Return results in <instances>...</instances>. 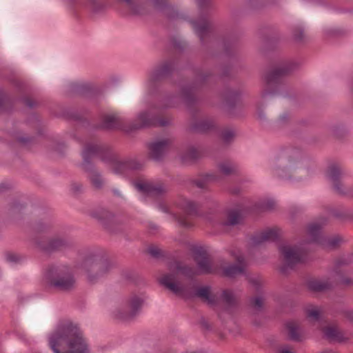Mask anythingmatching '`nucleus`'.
<instances>
[{
	"label": "nucleus",
	"instance_id": "nucleus-21",
	"mask_svg": "<svg viewBox=\"0 0 353 353\" xmlns=\"http://www.w3.org/2000/svg\"><path fill=\"white\" fill-rule=\"evenodd\" d=\"M201 152L195 147L191 146L181 154V159L183 163L193 162L201 157Z\"/></svg>",
	"mask_w": 353,
	"mask_h": 353
},
{
	"label": "nucleus",
	"instance_id": "nucleus-35",
	"mask_svg": "<svg viewBox=\"0 0 353 353\" xmlns=\"http://www.w3.org/2000/svg\"><path fill=\"white\" fill-rule=\"evenodd\" d=\"M239 214L236 211H232L228 214L227 219L223 223V224L225 226L234 225L239 223Z\"/></svg>",
	"mask_w": 353,
	"mask_h": 353
},
{
	"label": "nucleus",
	"instance_id": "nucleus-43",
	"mask_svg": "<svg viewBox=\"0 0 353 353\" xmlns=\"http://www.w3.org/2000/svg\"><path fill=\"white\" fill-rule=\"evenodd\" d=\"M249 282L251 283L252 284H253L256 288L258 286H259L261 283V281L260 279H259L257 278H253V277L249 278Z\"/></svg>",
	"mask_w": 353,
	"mask_h": 353
},
{
	"label": "nucleus",
	"instance_id": "nucleus-25",
	"mask_svg": "<svg viewBox=\"0 0 353 353\" xmlns=\"http://www.w3.org/2000/svg\"><path fill=\"white\" fill-rule=\"evenodd\" d=\"M249 305L252 312H261L265 308V298L262 295L255 296L250 299Z\"/></svg>",
	"mask_w": 353,
	"mask_h": 353
},
{
	"label": "nucleus",
	"instance_id": "nucleus-5",
	"mask_svg": "<svg viewBox=\"0 0 353 353\" xmlns=\"http://www.w3.org/2000/svg\"><path fill=\"white\" fill-rule=\"evenodd\" d=\"M46 279L51 287L59 291H70L75 286V280L73 276L63 268L52 267L49 268Z\"/></svg>",
	"mask_w": 353,
	"mask_h": 353
},
{
	"label": "nucleus",
	"instance_id": "nucleus-10",
	"mask_svg": "<svg viewBox=\"0 0 353 353\" xmlns=\"http://www.w3.org/2000/svg\"><path fill=\"white\" fill-rule=\"evenodd\" d=\"M279 250L287 267L292 268L303 260L304 252L297 246L283 245Z\"/></svg>",
	"mask_w": 353,
	"mask_h": 353
},
{
	"label": "nucleus",
	"instance_id": "nucleus-18",
	"mask_svg": "<svg viewBox=\"0 0 353 353\" xmlns=\"http://www.w3.org/2000/svg\"><path fill=\"white\" fill-rule=\"evenodd\" d=\"M192 24L201 41L203 40L204 36L208 34L211 29V23L205 18H201L197 21H193Z\"/></svg>",
	"mask_w": 353,
	"mask_h": 353
},
{
	"label": "nucleus",
	"instance_id": "nucleus-58",
	"mask_svg": "<svg viewBox=\"0 0 353 353\" xmlns=\"http://www.w3.org/2000/svg\"><path fill=\"white\" fill-rule=\"evenodd\" d=\"M286 118H287V117L285 115H283V116L281 117L280 119L281 120H285Z\"/></svg>",
	"mask_w": 353,
	"mask_h": 353
},
{
	"label": "nucleus",
	"instance_id": "nucleus-29",
	"mask_svg": "<svg viewBox=\"0 0 353 353\" xmlns=\"http://www.w3.org/2000/svg\"><path fill=\"white\" fill-rule=\"evenodd\" d=\"M332 286V283L327 281L314 280L308 283L310 289L316 292L324 291L329 289Z\"/></svg>",
	"mask_w": 353,
	"mask_h": 353
},
{
	"label": "nucleus",
	"instance_id": "nucleus-52",
	"mask_svg": "<svg viewBox=\"0 0 353 353\" xmlns=\"http://www.w3.org/2000/svg\"><path fill=\"white\" fill-rule=\"evenodd\" d=\"M196 185H197V186H198V187H199V188H203V187H204L203 184L201 182H200V181H198V182L196 183Z\"/></svg>",
	"mask_w": 353,
	"mask_h": 353
},
{
	"label": "nucleus",
	"instance_id": "nucleus-15",
	"mask_svg": "<svg viewBox=\"0 0 353 353\" xmlns=\"http://www.w3.org/2000/svg\"><path fill=\"white\" fill-rule=\"evenodd\" d=\"M325 336L329 340L342 342L348 339L345 332L336 325H328L322 328Z\"/></svg>",
	"mask_w": 353,
	"mask_h": 353
},
{
	"label": "nucleus",
	"instance_id": "nucleus-40",
	"mask_svg": "<svg viewBox=\"0 0 353 353\" xmlns=\"http://www.w3.org/2000/svg\"><path fill=\"white\" fill-rule=\"evenodd\" d=\"M343 316L347 320L351 322H353V310H345L343 312Z\"/></svg>",
	"mask_w": 353,
	"mask_h": 353
},
{
	"label": "nucleus",
	"instance_id": "nucleus-8",
	"mask_svg": "<svg viewBox=\"0 0 353 353\" xmlns=\"http://www.w3.org/2000/svg\"><path fill=\"white\" fill-rule=\"evenodd\" d=\"M308 234L313 241L317 242L326 249H334L343 241V238L339 235L330 237L323 236L321 225L316 223L309 225Z\"/></svg>",
	"mask_w": 353,
	"mask_h": 353
},
{
	"label": "nucleus",
	"instance_id": "nucleus-55",
	"mask_svg": "<svg viewBox=\"0 0 353 353\" xmlns=\"http://www.w3.org/2000/svg\"><path fill=\"white\" fill-rule=\"evenodd\" d=\"M124 1H126L130 6H132L133 4L134 0H124Z\"/></svg>",
	"mask_w": 353,
	"mask_h": 353
},
{
	"label": "nucleus",
	"instance_id": "nucleus-7",
	"mask_svg": "<svg viewBox=\"0 0 353 353\" xmlns=\"http://www.w3.org/2000/svg\"><path fill=\"white\" fill-rule=\"evenodd\" d=\"M291 69L287 64L279 65L268 73L265 77V84L261 92V97L267 99L274 95L276 92L275 86L280 79L287 75Z\"/></svg>",
	"mask_w": 353,
	"mask_h": 353
},
{
	"label": "nucleus",
	"instance_id": "nucleus-11",
	"mask_svg": "<svg viewBox=\"0 0 353 353\" xmlns=\"http://www.w3.org/2000/svg\"><path fill=\"white\" fill-rule=\"evenodd\" d=\"M37 245L41 250L50 253L62 250L68 248L70 243L65 239L56 237L52 239L42 238L37 241Z\"/></svg>",
	"mask_w": 353,
	"mask_h": 353
},
{
	"label": "nucleus",
	"instance_id": "nucleus-17",
	"mask_svg": "<svg viewBox=\"0 0 353 353\" xmlns=\"http://www.w3.org/2000/svg\"><path fill=\"white\" fill-rule=\"evenodd\" d=\"M279 236V231L276 229H268L262 232L260 234L252 238V243L259 245L266 241H275Z\"/></svg>",
	"mask_w": 353,
	"mask_h": 353
},
{
	"label": "nucleus",
	"instance_id": "nucleus-48",
	"mask_svg": "<svg viewBox=\"0 0 353 353\" xmlns=\"http://www.w3.org/2000/svg\"><path fill=\"white\" fill-rule=\"evenodd\" d=\"M205 180L207 181H216V177L214 174H208L205 176Z\"/></svg>",
	"mask_w": 353,
	"mask_h": 353
},
{
	"label": "nucleus",
	"instance_id": "nucleus-51",
	"mask_svg": "<svg viewBox=\"0 0 353 353\" xmlns=\"http://www.w3.org/2000/svg\"><path fill=\"white\" fill-rule=\"evenodd\" d=\"M103 213H104V215L103 216H99V219H103V218H105V216H108L109 215V213L107 212H103Z\"/></svg>",
	"mask_w": 353,
	"mask_h": 353
},
{
	"label": "nucleus",
	"instance_id": "nucleus-45",
	"mask_svg": "<svg viewBox=\"0 0 353 353\" xmlns=\"http://www.w3.org/2000/svg\"><path fill=\"white\" fill-rule=\"evenodd\" d=\"M7 260L11 262H14L17 261V256L12 253H8L6 255Z\"/></svg>",
	"mask_w": 353,
	"mask_h": 353
},
{
	"label": "nucleus",
	"instance_id": "nucleus-14",
	"mask_svg": "<svg viewBox=\"0 0 353 353\" xmlns=\"http://www.w3.org/2000/svg\"><path fill=\"white\" fill-rule=\"evenodd\" d=\"M136 188L141 192L152 196L161 195L166 192L167 187L161 183H138Z\"/></svg>",
	"mask_w": 353,
	"mask_h": 353
},
{
	"label": "nucleus",
	"instance_id": "nucleus-20",
	"mask_svg": "<svg viewBox=\"0 0 353 353\" xmlns=\"http://www.w3.org/2000/svg\"><path fill=\"white\" fill-rule=\"evenodd\" d=\"M140 164L135 161H116L112 163V169L116 173H123L127 170H136L140 168Z\"/></svg>",
	"mask_w": 353,
	"mask_h": 353
},
{
	"label": "nucleus",
	"instance_id": "nucleus-22",
	"mask_svg": "<svg viewBox=\"0 0 353 353\" xmlns=\"http://www.w3.org/2000/svg\"><path fill=\"white\" fill-rule=\"evenodd\" d=\"M177 205L189 215H194L197 212V204L187 199H181L177 203Z\"/></svg>",
	"mask_w": 353,
	"mask_h": 353
},
{
	"label": "nucleus",
	"instance_id": "nucleus-1",
	"mask_svg": "<svg viewBox=\"0 0 353 353\" xmlns=\"http://www.w3.org/2000/svg\"><path fill=\"white\" fill-rule=\"evenodd\" d=\"M54 353H87L88 345L77 324L63 320L49 336Z\"/></svg>",
	"mask_w": 353,
	"mask_h": 353
},
{
	"label": "nucleus",
	"instance_id": "nucleus-33",
	"mask_svg": "<svg viewBox=\"0 0 353 353\" xmlns=\"http://www.w3.org/2000/svg\"><path fill=\"white\" fill-rule=\"evenodd\" d=\"M222 299L228 306H234L238 301L236 296L230 290H224L223 292Z\"/></svg>",
	"mask_w": 353,
	"mask_h": 353
},
{
	"label": "nucleus",
	"instance_id": "nucleus-49",
	"mask_svg": "<svg viewBox=\"0 0 353 353\" xmlns=\"http://www.w3.org/2000/svg\"><path fill=\"white\" fill-rule=\"evenodd\" d=\"M152 1L155 6L159 7L161 5H163L165 2V0H152Z\"/></svg>",
	"mask_w": 353,
	"mask_h": 353
},
{
	"label": "nucleus",
	"instance_id": "nucleus-26",
	"mask_svg": "<svg viewBox=\"0 0 353 353\" xmlns=\"http://www.w3.org/2000/svg\"><path fill=\"white\" fill-rule=\"evenodd\" d=\"M214 122L211 119H202L194 125V129L199 132H207L214 128Z\"/></svg>",
	"mask_w": 353,
	"mask_h": 353
},
{
	"label": "nucleus",
	"instance_id": "nucleus-28",
	"mask_svg": "<svg viewBox=\"0 0 353 353\" xmlns=\"http://www.w3.org/2000/svg\"><path fill=\"white\" fill-rule=\"evenodd\" d=\"M341 263L340 261H337L336 263L335 264L334 269H333L334 274H335L336 275H337L339 276V278L335 279L336 281L340 283L341 284L345 285H352L353 280L350 277L343 276L342 275V272L341 271V270H339Z\"/></svg>",
	"mask_w": 353,
	"mask_h": 353
},
{
	"label": "nucleus",
	"instance_id": "nucleus-36",
	"mask_svg": "<svg viewBox=\"0 0 353 353\" xmlns=\"http://www.w3.org/2000/svg\"><path fill=\"white\" fill-rule=\"evenodd\" d=\"M181 99L186 103H188L194 99V94L191 89L183 88L181 93Z\"/></svg>",
	"mask_w": 353,
	"mask_h": 353
},
{
	"label": "nucleus",
	"instance_id": "nucleus-39",
	"mask_svg": "<svg viewBox=\"0 0 353 353\" xmlns=\"http://www.w3.org/2000/svg\"><path fill=\"white\" fill-rule=\"evenodd\" d=\"M275 205V203L272 200H268L266 201H264L262 204V209L263 210H270L274 208Z\"/></svg>",
	"mask_w": 353,
	"mask_h": 353
},
{
	"label": "nucleus",
	"instance_id": "nucleus-16",
	"mask_svg": "<svg viewBox=\"0 0 353 353\" xmlns=\"http://www.w3.org/2000/svg\"><path fill=\"white\" fill-rule=\"evenodd\" d=\"M288 337L295 341H301L304 338V332L299 323L291 321L285 324Z\"/></svg>",
	"mask_w": 353,
	"mask_h": 353
},
{
	"label": "nucleus",
	"instance_id": "nucleus-2",
	"mask_svg": "<svg viewBox=\"0 0 353 353\" xmlns=\"http://www.w3.org/2000/svg\"><path fill=\"white\" fill-rule=\"evenodd\" d=\"M81 268L87 280L94 283L105 278L114 269V265L108 259L97 254L86 256L81 264Z\"/></svg>",
	"mask_w": 353,
	"mask_h": 353
},
{
	"label": "nucleus",
	"instance_id": "nucleus-30",
	"mask_svg": "<svg viewBox=\"0 0 353 353\" xmlns=\"http://www.w3.org/2000/svg\"><path fill=\"white\" fill-rule=\"evenodd\" d=\"M305 312L308 319L318 321L323 314V310L321 307L316 305H307L305 307Z\"/></svg>",
	"mask_w": 353,
	"mask_h": 353
},
{
	"label": "nucleus",
	"instance_id": "nucleus-41",
	"mask_svg": "<svg viewBox=\"0 0 353 353\" xmlns=\"http://www.w3.org/2000/svg\"><path fill=\"white\" fill-rule=\"evenodd\" d=\"M148 252L154 256H158L160 254V250L157 248L151 247L149 248Z\"/></svg>",
	"mask_w": 353,
	"mask_h": 353
},
{
	"label": "nucleus",
	"instance_id": "nucleus-6",
	"mask_svg": "<svg viewBox=\"0 0 353 353\" xmlns=\"http://www.w3.org/2000/svg\"><path fill=\"white\" fill-rule=\"evenodd\" d=\"M143 300L137 296L128 299L113 312L114 317L121 321H128L133 319L139 313Z\"/></svg>",
	"mask_w": 353,
	"mask_h": 353
},
{
	"label": "nucleus",
	"instance_id": "nucleus-3",
	"mask_svg": "<svg viewBox=\"0 0 353 353\" xmlns=\"http://www.w3.org/2000/svg\"><path fill=\"white\" fill-rule=\"evenodd\" d=\"M196 272L191 268L181 266L177 264L174 272L163 275L159 280L161 285L179 296H185L187 293V286L182 281V276L192 277Z\"/></svg>",
	"mask_w": 353,
	"mask_h": 353
},
{
	"label": "nucleus",
	"instance_id": "nucleus-9",
	"mask_svg": "<svg viewBox=\"0 0 353 353\" xmlns=\"http://www.w3.org/2000/svg\"><path fill=\"white\" fill-rule=\"evenodd\" d=\"M232 255L234 256V259L238 263L237 265H226L225 261H221L219 264L220 268L222 270V274L224 276L230 278L243 274L246 267L244 256L239 251L236 253L235 252H232Z\"/></svg>",
	"mask_w": 353,
	"mask_h": 353
},
{
	"label": "nucleus",
	"instance_id": "nucleus-54",
	"mask_svg": "<svg viewBox=\"0 0 353 353\" xmlns=\"http://www.w3.org/2000/svg\"><path fill=\"white\" fill-rule=\"evenodd\" d=\"M321 353H336V352L331 351V350H326L322 351Z\"/></svg>",
	"mask_w": 353,
	"mask_h": 353
},
{
	"label": "nucleus",
	"instance_id": "nucleus-24",
	"mask_svg": "<svg viewBox=\"0 0 353 353\" xmlns=\"http://www.w3.org/2000/svg\"><path fill=\"white\" fill-rule=\"evenodd\" d=\"M196 261L201 273H211L213 272L210 261L205 254L197 255Z\"/></svg>",
	"mask_w": 353,
	"mask_h": 353
},
{
	"label": "nucleus",
	"instance_id": "nucleus-4",
	"mask_svg": "<svg viewBox=\"0 0 353 353\" xmlns=\"http://www.w3.org/2000/svg\"><path fill=\"white\" fill-rule=\"evenodd\" d=\"M100 150L101 147L98 145L90 144L88 145L83 152L82 168L87 172L92 187L97 190H101L105 186V181L101 173L90 163V159Z\"/></svg>",
	"mask_w": 353,
	"mask_h": 353
},
{
	"label": "nucleus",
	"instance_id": "nucleus-57",
	"mask_svg": "<svg viewBox=\"0 0 353 353\" xmlns=\"http://www.w3.org/2000/svg\"><path fill=\"white\" fill-rule=\"evenodd\" d=\"M285 269H286V268H285V266H283V267H282V268H281V271L283 273H285Z\"/></svg>",
	"mask_w": 353,
	"mask_h": 353
},
{
	"label": "nucleus",
	"instance_id": "nucleus-31",
	"mask_svg": "<svg viewBox=\"0 0 353 353\" xmlns=\"http://www.w3.org/2000/svg\"><path fill=\"white\" fill-rule=\"evenodd\" d=\"M220 172L225 175H230L237 172V166L232 162L227 161L219 165Z\"/></svg>",
	"mask_w": 353,
	"mask_h": 353
},
{
	"label": "nucleus",
	"instance_id": "nucleus-12",
	"mask_svg": "<svg viewBox=\"0 0 353 353\" xmlns=\"http://www.w3.org/2000/svg\"><path fill=\"white\" fill-rule=\"evenodd\" d=\"M137 121L139 123L136 128H143L150 126H164L170 123L168 119H159L158 117L154 114L152 110L141 113L138 118Z\"/></svg>",
	"mask_w": 353,
	"mask_h": 353
},
{
	"label": "nucleus",
	"instance_id": "nucleus-56",
	"mask_svg": "<svg viewBox=\"0 0 353 353\" xmlns=\"http://www.w3.org/2000/svg\"><path fill=\"white\" fill-rule=\"evenodd\" d=\"M26 104L30 106V107H32V104L31 103H30V101L29 100H27L26 101Z\"/></svg>",
	"mask_w": 353,
	"mask_h": 353
},
{
	"label": "nucleus",
	"instance_id": "nucleus-59",
	"mask_svg": "<svg viewBox=\"0 0 353 353\" xmlns=\"http://www.w3.org/2000/svg\"><path fill=\"white\" fill-rule=\"evenodd\" d=\"M3 188H5V185H0V191L1 190V189Z\"/></svg>",
	"mask_w": 353,
	"mask_h": 353
},
{
	"label": "nucleus",
	"instance_id": "nucleus-47",
	"mask_svg": "<svg viewBox=\"0 0 353 353\" xmlns=\"http://www.w3.org/2000/svg\"><path fill=\"white\" fill-rule=\"evenodd\" d=\"M201 325L205 329H209L210 327V325L208 321L204 319L201 320Z\"/></svg>",
	"mask_w": 353,
	"mask_h": 353
},
{
	"label": "nucleus",
	"instance_id": "nucleus-27",
	"mask_svg": "<svg viewBox=\"0 0 353 353\" xmlns=\"http://www.w3.org/2000/svg\"><path fill=\"white\" fill-rule=\"evenodd\" d=\"M196 295L208 304L213 305L215 303V298L210 293V288L202 287L196 290Z\"/></svg>",
	"mask_w": 353,
	"mask_h": 353
},
{
	"label": "nucleus",
	"instance_id": "nucleus-13",
	"mask_svg": "<svg viewBox=\"0 0 353 353\" xmlns=\"http://www.w3.org/2000/svg\"><path fill=\"white\" fill-rule=\"evenodd\" d=\"M170 142L168 139H161L151 143L150 156L156 161L161 160L168 151Z\"/></svg>",
	"mask_w": 353,
	"mask_h": 353
},
{
	"label": "nucleus",
	"instance_id": "nucleus-44",
	"mask_svg": "<svg viewBox=\"0 0 353 353\" xmlns=\"http://www.w3.org/2000/svg\"><path fill=\"white\" fill-rule=\"evenodd\" d=\"M210 3V0H199L198 2L199 6L201 8L208 6Z\"/></svg>",
	"mask_w": 353,
	"mask_h": 353
},
{
	"label": "nucleus",
	"instance_id": "nucleus-34",
	"mask_svg": "<svg viewBox=\"0 0 353 353\" xmlns=\"http://www.w3.org/2000/svg\"><path fill=\"white\" fill-rule=\"evenodd\" d=\"M119 124L118 118L113 115L104 117L103 126L107 129H112L117 127Z\"/></svg>",
	"mask_w": 353,
	"mask_h": 353
},
{
	"label": "nucleus",
	"instance_id": "nucleus-23",
	"mask_svg": "<svg viewBox=\"0 0 353 353\" xmlns=\"http://www.w3.org/2000/svg\"><path fill=\"white\" fill-rule=\"evenodd\" d=\"M172 70L170 63H165L155 69L150 75V79L153 81H158L169 74Z\"/></svg>",
	"mask_w": 353,
	"mask_h": 353
},
{
	"label": "nucleus",
	"instance_id": "nucleus-19",
	"mask_svg": "<svg viewBox=\"0 0 353 353\" xmlns=\"http://www.w3.org/2000/svg\"><path fill=\"white\" fill-rule=\"evenodd\" d=\"M341 174V173L340 169L335 165L331 166L327 171V176L333 183L336 192L339 194H343L345 192L341 188L342 184H341L339 182Z\"/></svg>",
	"mask_w": 353,
	"mask_h": 353
},
{
	"label": "nucleus",
	"instance_id": "nucleus-53",
	"mask_svg": "<svg viewBox=\"0 0 353 353\" xmlns=\"http://www.w3.org/2000/svg\"><path fill=\"white\" fill-rule=\"evenodd\" d=\"M294 154H295V157H296L297 159H299V157L301 156L300 152H298V151H295V152H294Z\"/></svg>",
	"mask_w": 353,
	"mask_h": 353
},
{
	"label": "nucleus",
	"instance_id": "nucleus-32",
	"mask_svg": "<svg viewBox=\"0 0 353 353\" xmlns=\"http://www.w3.org/2000/svg\"><path fill=\"white\" fill-rule=\"evenodd\" d=\"M239 93L236 90H228L224 94V99L229 107H232L238 101Z\"/></svg>",
	"mask_w": 353,
	"mask_h": 353
},
{
	"label": "nucleus",
	"instance_id": "nucleus-38",
	"mask_svg": "<svg viewBox=\"0 0 353 353\" xmlns=\"http://www.w3.org/2000/svg\"><path fill=\"white\" fill-rule=\"evenodd\" d=\"M293 37L296 41L301 42L303 41L305 35L302 29L299 28L294 30Z\"/></svg>",
	"mask_w": 353,
	"mask_h": 353
},
{
	"label": "nucleus",
	"instance_id": "nucleus-46",
	"mask_svg": "<svg viewBox=\"0 0 353 353\" xmlns=\"http://www.w3.org/2000/svg\"><path fill=\"white\" fill-rule=\"evenodd\" d=\"M72 189L74 192H80L82 189V185L79 183H73L72 185Z\"/></svg>",
	"mask_w": 353,
	"mask_h": 353
},
{
	"label": "nucleus",
	"instance_id": "nucleus-50",
	"mask_svg": "<svg viewBox=\"0 0 353 353\" xmlns=\"http://www.w3.org/2000/svg\"><path fill=\"white\" fill-rule=\"evenodd\" d=\"M280 353H293V352H292L288 347H285L280 350Z\"/></svg>",
	"mask_w": 353,
	"mask_h": 353
},
{
	"label": "nucleus",
	"instance_id": "nucleus-37",
	"mask_svg": "<svg viewBox=\"0 0 353 353\" xmlns=\"http://www.w3.org/2000/svg\"><path fill=\"white\" fill-rule=\"evenodd\" d=\"M221 137L225 142H230L234 137V131L232 128H225L222 131Z\"/></svg>",
	"mask_w": 353,
	"mask_h": 353
},
{
	"label": "nucleus",
	"instance_id": "nucleus-42",
	"mask_svg": "<svg viewBox=\"0 0 353 353\" xmlns=\"http://www.w3.org/2000/svg\"><path fill=\"white\" fill-rule=\"evenodd\" d=\"M178 221L181 225L184 227H190L191 225L190 221L186 219L178 218Z\"/></svg>",
	"mask_w": 353,
	"mask_h": 353
}]
</instances>
